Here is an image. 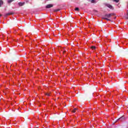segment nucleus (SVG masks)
<instances>
[{"instance_id": "9b49d317", "label": "nucleus", "mask_w": 128, "mask_h": 128, "mask_svg": "<svg viewBox=\"0 0 128 128\" xmlns=\"http://www.w3.org/2000/svg\"><path fill=\"white\" fill-rule=\"evenodd\" d=\"M60 9L54 10V12H60Z\"/></svg>"}, {"instance_id": "f3484780", "label": "nucleus", "mask_w": 128, "mask_h": 128, "mask_svg": "<svg viewBox=\"0 0 128 128\" xmlns=\"http://www.w3.org/2000/svg\"><path fill=\"white\" fill-rule=\"evenodd\" d=\"M0 16H2V14H0Z\"/></svg>"}, {"instance_id": "0eeeda50", "label": "nucleus", "mask_w": 128, "mask_h": 128, "mask_svg": "<svg viewBox=\"0 0 128 128\" xmlns=\"http://www.w3.org/2000/svg\"><path fill=\"white\" fill-rule=\"evenodd\" d=\"M4 4V1L0 0V8Z\"/></svg>"}, {"instance_id": "423d86ee", "label": "nucleus", "mask_w": 128, "mask_h": 128, "mask_svg": "<svg viewBox=\"0 0 128 128\" xmlns=\"http://www.w3.org/2000/svg\"><path fill=\"white\" fill-rule=\"evenodd\" d=\"M10 14H14V13L12 12L7 13L6 14L5 16H10Z\"/></svg>"}, {"instance_id": "2eb2a0df", "label": "nucleus", "mask_w": 128, "mask_h": 128, "mask_svg": "<svg viewBox=\"0 0 128 128\" xmlns=\"http://www.w3.org/2000/svg\"><path fill=\"white\" fill-rule=\"evenodd\" d=\"M114 1L116 2H120V0H114Z\"/></svg>"}, {"instance_id": "7ed1b4c3", "label": "nucleus", "mask_w": 128, "mask_h": 128, "mask_svg": "<svg viewBox=\"0 0 128 128\" xmlns=\"http://www.w3.org/2000/svg\"><path fill=\"white\" fill-rule=\"evenodd\" d=\"M52 6H54L52 4H48L46 5V8H52Z\"/></svg>"}, {"instance_id": "f03ea898", "label": "nucleus", "mask_w": 128, "mask_h": 128, "mask_svg": "<svg viewBox=\"0 0 128 128\" xmlns=\"http://www.w3.org/2000/svg\"><path fill=\"white\" fill-rule=\"evenodd\" d=\"M105 6H107L108 8H110V10H114V7L110 4H106Z\"/></svg>"}, {"instance_id": "f257e3e1", "label": "nucleus", "mask_w": 128, "mask_h": 128, "mask_svg": "<svg viewBox=\"0 0 128 128\" xmlns=\"http://www.w3.org/2000/svg\"><path fill=\"white\" fill-rule=\"evenodd\" d=\"M116 16V14L114 13H111V14H105L104 16L106 18H112V16Z\"/></svg>"}, {"instance_id": "6e6552de", "label": "nucleus", "mask_w": 128, "mask_h": 128, "mask_svg": "<svg viewBox=\"0 0 128 128\" xmlns=\"http://www.w3.org/2000/svg\"><path fill=\"white\" fill-rule=\"evenodd\" d=\"M45 95L47 96H50V92L45 93Z\"/></svg>"}, {"instance_id": "6ab92c4d", "label": "nucleus", "mask_w": 128, "mask_h": 128, "mask_svg": "<svg viewBox=\"0 0 128 128\" xmlns=\"http://www.w3.org/2000/svg\"><path fill=\"white\" fill-rule=\"evenodd\" d=\"M66 52V51L63 52V54H64Z\"/></svg>"}, {"instance_id": "f8f14e48", "label": "nucleus", "mask_w": 128, "mask_h": 128, "mask_svg": "<svg viewBox=\"0 0 128 128\" xmlns=\"http://www.w3.org/2000/svg\"><path fill=\"white\" fill-rule=\"evenodd\" d=\"M92 50H96V46H92L90 48Z\"/></svg>"}, {"instance_id": "a211bd4d", "label": "nucleus", "mask_w": 128, "mask_h": 128, "mask_svg": "<svg viewBox=\"0 0 128 128\" xmlns=\"http://www.w3.org/2000/svg\"><path fill=\"white\" fill-rule=\"evenodd\" d=\"M74 110H78V108H74Z\"/></svg>"}, {"instance_id": "20e7f679", "label": "nucleus", "mask_w": 128, "mask_h": 128, "mask_svg": "<svg viewBox=\"0 0 128 128\" xmlns=\"http://www.w3.org/2000/svg\"><path fill=\"white\" fill-rule=\"evenodd\" d=\"M26 2H18V4L20 6H24Z\"/></svg>"}, {"instance_id": "1a4fd4ad", "label": "nucleus", "mask_w": 128, "mask_h": 128, "mask_svg": "<svg viewBox=\"0 0 128 128\" xmlns=\"http://www.w3.org/2000/svg\"><path fill=\"white\" fill-rule=\"evenodd\" d=\"M14 0H8V4H10L11 2H14Z\"/></svg>"}, {"instance_id": "dca6fc26", "label": "nucleus", "mask_w": 128, "mask_h": 128, "mask_svg": "<svg viewBox=\"0 0 128 128\" xmlns=\"http://www.w3.org/2000/svg\"><path fill=\"white\" fill-rule=\"evenodd\" d=\"M72 112H74H74H76V110H72Z\"/></svg>"}, {"instance_id": "39448f33", "label": "nucleus", "mask_w": 128, "mask_h": 128, "mask_svg": "<svg viewBox=\"0 0 128 128\" xmlns=\"http://www.w3.org/2000/svg\"><path fill=\"white\" fill-rule=\"evenodd\" d=\"M124 120V117L122 116L118 119V120H120V122H122V120Z\"/></svg>"}, {"instance_id": "4468645a", "label": "nucleus", "mask_w": 128, "mask_h": 128, "mask_svg": "<svg viewBox=\"0 0 128 128\" xmlns=\"http://www.w3.org/2000/svg\"><path fill=\"white\" fill-rule=\"evenodd\" d=\"M75 10H77L78 12V10H80V8H75Z\"/></svg>"}, {"instance_id": "ddd939ff", "label": "nucleus", "mask_w": 128, "mask_h": 128, "mask_svg": "<svg viewBox=\"0 0 128 128\" xmlns=\"http://www.w3.org/2000/svg\"><path fill=\"white\" fill-rule=\"evenodd\" d=\"M91 2L92 4H94V2H96V0H92Z\"/></svg>"}, {"instance_id": "aec40b11", "label": "nucleus", "mask_w": 128, "mask_h": 128, "mask_svg": "<svg viewBox=\"0 0 128 128\" xmlns=\"http://www.w3.org/2000/svg\"><path fill=\"white\" fill-rule=\"evenodd\" d=\"M94 11L96 12H98V11H96V10H94Z\"/></svg>"}, {"instance_id": "9d476101", "label": "nucleus", "mask_w": 128, "mask_h": 128, "mask_svg": "<svg viewBox=\"0 0 128 128\" xmlns=\"http://www.w3.org/2000/svg\"><path fill=\"white\" fill-rule=\"evenodd\" d=\"M102 20H106L110 21V19L108 18H102Z\"/></svg>"}]
</instances>
